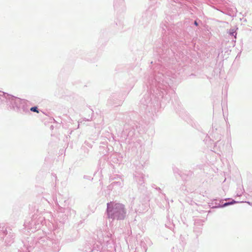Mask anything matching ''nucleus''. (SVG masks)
Returning a JSON list of instances; mask_svg holds the SVG:
<instances>
[{"label":"nucleus","mask_w":252,"mask_h":252,"mask_svg":"<svg viewBox=\"0 0 252 252\" xmlns=\"http://www.w3.org/2000/svg\"><path fill=\"white\" fill-rule=\"evenodd\" d=\"M109 209H110V207H108V210H109Z\"/></svg>","instance_id":"nucleus-4"},{"label":"nucleus","mask_w":252,"mask_h":252,"mask_svg":"<svg viewBox=\"0 0 252 252\" xmlns=\"http://www.w3.org/2000/svg\"><path fill=\"white\" fill-rule=\"evenodd\" d=\"M194 24H195L196 26H197V25H198V24H197V23L196 21H195V22H194Z\"/></svg>","instance_id":"nucleus-3"},{"label":"nucleus","mask_w":252,"mask_h":252,"mask_svg":"<svg viewBox=\"0 0 252 252\" xmlns=\"http://www.w3.org/2000/svg\"><path fill=\"white\" fill-rule=\"evenodd\" d=\"M31 110L33 112L38 113L37 108L36 107H33L31 108Z\"/></svg>","instance_id":"nucleus-1"},{"label":"nucleus","mask_w":252,"mask_h":252,"mask_svg":"<svg viewBox=\"0 0 252 252\" xmlns=\"http://www.w3.org/2000/svg\"><path fill=\"white\" fill-rule=\"evenodd\" d=\"M117 205L118 206V207H120L122 208V209H123V206L121 204H118Z\"/></svg>","instance_id":"nucleus-2"}]
</instances>
